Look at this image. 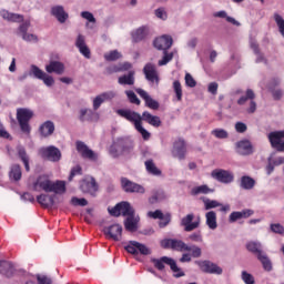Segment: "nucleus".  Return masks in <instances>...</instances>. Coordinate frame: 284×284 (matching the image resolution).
<instances>
[{
	"instance_id": "nucleus-1",
	"label": "nucleus",
	"mask_w": 284,
	"mask_h": 284,
	"mask_svg": "<svg viewBox=\"0 0 284 284\" xmlns=\"http://www.w3.org/2000/svg\"><path fill=\"white\" fill-rule=\"evenodd\" d=\"M33 190L39 192L42 190L43 192L50 193L53 192L54 194H65V182L64 181H55L52 182L50 176L43 174L40 175L37 181L33 183Z\"/></svg>"
},
{
	"instance_id": "nucleus-2",
	"label": "nucleus",
	"mask_w": 284,
	"mask_h": 284,
	"mask_svg": "<svg viewBox=\"0 0 284 284\" xmlns=\"http://www.w3.org/2000/svg\"><path fill=\"white\" fill-rule=\"evenodd\" d=\"M116 114H119V116H122L123 119H126V121H130V123H133L135 130H138L144 141H148V139H150V133L148 132V130H145V128H143V124L141 123L142 115H140L136 111L120 109L116 111Z\"/></svg>"
},
{
	"instance_id": "nucleus-3",
	"label": "nucleus",
	"mask_w": 284,
	"mask_h": 284,
	"mask_svg": "<svg viewBox=\"0 0 284 284\" xmlns=\"http://www.w3.org/2000/svg\"><path fill=\"white\" fill-rule=\"evenodd\" d=\"M34 116V111L28 108H19L17 109V121L20 125L21 132L23 134H27V136H30V133L32 132V126H30V121H32V118Z\"/></svg>"
},
{
	"instance_id": "nucleus-4",
	"label": "nucleus",
	"mask_w": 284,
	"mask_h": 284,
	"mask_svg": "<svg viewBox=\"0 0 284 284\" xmlns=\"http://www.w3.org/2000/svg\"><path fill=\"white\" fill-rule=\"evenodd\" d=\"M195 265H197L204 274H215L216 276L223 274V267L210 260L195 261Z\"/></svg>"
},
{
	"instance_id": "nucleus-5",
	"label": "nucleus",
	"mask_w": 284,
	"mask_h": 284,
	"mask_svg": "<svg viewBox=\"0 0 284 284\" xmlns=\"http://www.w3.org/2000/svg\"><path fill=\"white\" fill-rule=\"evenodd\" d=\"M29 77H33L34 79H39V81H43L47 88H52V85H54V78L39 69V67L36 64H31Z\"/></svg>"
},
{
	"instance_id": "nucleus-6",
	"label": "nucleus",
	"mask_w": 284,
	"mask_h": 284,
	"mask_svg": "<svg viewBox=\"0 0 284 284\" xmlns=\"http://www.w3.org/2000/svg\"><path fill=\"white\" fill-rule=\"evenodd\" d=\"M120 185L126 194H145V187L143 185L132 182L128 178H121Z\"/></svg>"
},
{
	"instance_id": "nucleus-7",
	"label": "nucleus",
	"mask_w": 284,
	"mask_h": 284,
	"mask_svg": "<svg viewBox=\"0 0 284 284\" xmlns=\"http://www.w3.org/2000/svg\"><path fill=\"white\" fill-rule=\"evenodd\" d=\"M77 151L79 152L82 159H87L88 161H99V153L94 152L85 142L77 141L75 142Z\"/></svg>"
},
{
	"instance_id": "nucleus-8",
	"label": "nucleus",
	"mask_w": 284,
	"mask_h": 284,
	"mask_svg": "<svg viewBox=\"0 0 284 284\" xmlns=\"http://www.w3.org/2000/svg\"><path fill=\"white\" fill-rule=\"evenodd\" d=\"M111 216H132L134 214V207L129 202H120L114 207L109 209Z\"/></svg>"
},
{
	"instance_id": "nucleus-9",
	"label": "nucleus",
	"mask_w": 284,
	"mask_h": 284,
	"mask_svg": "<svg viewBox=\"0 0 284 284\" xmlns=\"http://www.w3.org/2000/svg\"><path fill=\"white\" fill-rule=\"evenodd\" d=\"M40 154L42 159H47V161H51L52 163H59L61 161V150L54 145L42 148Z\"/></svg>"
},
{
	"instance_id": "nucleus-10",
	"label": "nucleus",
	"mask_w": 284,
	"mask_h": 284,
	"mask_svg": "<svg viewBox=\"0 0 284 284\" xmlns=\"http://www.w3.org/2000/svg\"><path fill=\"white\" fill-rule=\"evenodd\" d=\"M212 179L224 183L225 185L234 182V173L223 169H216L211 172Z\"/></svg>"
},
{
	"instance_id": "nucleus-11",
	"label": "nucleus",
	"mask_w": 284,
	"mask_h": 284,
	"mask_svg": "<svg viewBox=\"0 0 284 284\" xmlns=\"http://www.w3.org/2000/svg\"><path fill=\"white\" fill-rule=\"evenodd\" d=\"M126 252L129 254H142L143 256H150L152 251L145 244H141L136 241H130L129 245L125 246Z\"/></svg>"
},
{
	"instance_id": "nucleus-12",
	"label": "nucleus",
	"mask_w": 284,
	"mask_h": 284,
	"mask_svg": "<svg viewBox=\"0 0 284 284\" xmlns=\"http://www.w3.org/2000/svg\"><path fill=\"white\" fill-rule=\"evenodd\" d=\"M143 72L146 81H149L152 85H156L159 88V71H156V67L152 63H146L143 68Z\"/></svg>"
},
{
	"instance_id": "nucleus-13",
	"label": "nucleus",
	"mask_w": 284,
	"mask_h": 284,
	"mask_svg": "<svg viewBox=\"0 0 284 284\" xmlns=\"http://www.w3.org/2000/svg\"><path fill=\"white\" fill-rule=\"evenodd\" d=\"M185 154H187V146L185 145V140H175L173 143L172 156L174 159H179V161H183V159H185Z\"/></svg>"
},
{
	"instance_id": "nucleus-14",
	"label": "nucleus",
	"mask_w": 284,
	"mask_h": 284,
	"mask_svg": "<svg viewBox=\"0 0 284 284\" xmlns=\"http://www.w3.org/2000/svg\"><path fill=\"white\" fill-rule=\"evenodd\" d=\"M105 236L112 241H121L123 239V226L121 224H113L103 230Z\"/></svg>"
},
{
	"instance_id": "nucleus-15",
	"label": "nucleus",
	"mask_w": 284,
	"mask_h": 284,
	"mask_svg": "<svg viewBox=\"0 0 284 284\" xmlns=\"http://www.w3.org/2000/svg\"><path fill=\"white\" fill-rule=\"evenodd\" d=\"M235 148L237 154H241V156H250V154H254V146L250 140H240L236 142Z\"/></svg>"
},
{
	"instance_id": "nucleus-16",
	"label": "nucleus",
	"mask_w": 284,
	"mask_h": 284,
	"mask_svg": "<svg viewBox=\"0 0 284 284\" xmlns=\"http://www.w3.org/2000/svg\"><path fill=\"white\" fill-rule=\"evenodd\" d=\"M173 43L174 40L170 36H162L153 41L154 48L156 50H162V52L170 50Z\"/></svg>"
},
{
	"instance_id": "nucleus-17",
	"label": "nucleus",
	"mask_w": 284,
	"mask_h": 284,
	"mask_svg": "<svg viewBox=\"0 0 284 284\" xmlns=\"http://www.w3.org/2000/svg\"><path fill=\"white\" fill-rule=\"evenodd\" d=\"M135 92L136 94H139V97H141V99H143L146 108H149L150 110H159V101L152 99L150 93H148L143 89H135Z\"/></svg>"
},
{
	"instance_id": "nucleus-18",
	"label": "nucleus",
	"mask_w": 284,
	"mask_h": 284,
	"mask_svg": "<svg viewBox=\"0 0 284 284\" xmlns=\"http://www.w3.org/2000/svg\"><path fill=\"white\" fill-rule=\"evenodd\" d=\"M192 221H194L193 213H190L186 216L182 217L181 225L182 227H184V232H192L201 225V222L199 220L195 222Z\"/></svg>"
},
{
	"instance_id": "nucleus-19",
	"label": "nucleus",
	"mask_w": 284,
	"mask_h": 284,
	"mask_svg": "<svg viewBox=\"0 0 284 284\" xmlns=\"http://www.w3.org/2000/svg\"><path fill=\"white\" fill-rule=\"evenodd\" d=\"M45 72H48V74L53 73L61 75L65 72V64L61 61L52 60L45 65Z\"/></svg>"
},
{
	"instance_id": "nucleus-20",
	"label": "nucleus",
	"mask_w": 284,
	"mask_h": 284,
	"mask_svg": "<svg viewBox=\"0 0 284 284\" xmlns=\"http://www.w3.org/2000/svg\"><path fill=\"white\" fill-rule=\"evenodd\" d=\"M75 48H78L80 54L84 57L85 59H90L91 52L90 48H88V44H85V36L79 33L75 39Z\"/></svg>"
},
{
	"instance_id": "nucleus-21",
	"label": "nucleus",
	"mask_w": 284,
	"mask_h": 284,
	"mask_svg": "<svg viewBox=\"0 0 284 284\" xmlns=\"http://www.w3.org/2000/svg\"><path fill=\"white\" fill-rule=\"evenodd\" d=\"M151 263H153L154 267L159 270L160 272H163L165 270V265H170L173 267L174 266V258L168 257V256H162L160 258L152 257Z\"/></svg>"
},
{
	"instance_id": "nucleus-22",
	"label": "nucleus",
	"mask_w": 284,
	"mask_h": 284,
	"mask_svg": "<svg viewBox=\"0 0 284 284\" xmlns=\"http://www.w3.org/2000/svg\"><path fill=\"white\" fill-rule=\"evenodd\" d=\"M80 189L84 194H91V196H94V193L99 190V186L97 185V180L91 178L90 180L82 181Z\"/></svg>"
},
{
	"instance_id": "nucleus-23",
	"label": "nucleus",
	"mask_w": 284,
	"mask_h": 284,
	"mask_svg": "<svg viewBox=\"0 0 284 284\" xmlns=\"http://www.w3.org/2000/svg\"><path fill=\"white\" fill-rule=\"evenodd\" d=\"M51 14L57 19L59 23H65L70 19V14L65 12L63 6H54L51 8Z\"/></svg>"
},
{
	"instance_id": "nucleus-24",
	"label": "nucleus",
	"mask_w": 284,
	"mask_h": 284,
	"mask_svg": "<svg viewBox=\"0 0 284 284\" xmlns=\"http://www.w3.org/2000/svg\"><path fill=\"white\" fill-rule=\"evenodd\" d=\"M149 34L150 28L148 26L139 27L131 32L132 41L134 43H140V41H143V39H145V37H148Z\"/></svg>"
},
{
	"instance_id": "nucleus-25",
	"label": "nucleus",
	"mask_w": 284,
	"mask_h": 284,
	"mask_svg": "<svg viewBox=\"0 0 284 284\" xmlns=\"http://www.w3.org/2000/svg\"><path fill=\"white\" fill-rule=\"evenodd\" d=\"M121 154H130L134 150V142L130 138H118Z\"/></svg>"
},
{
	"instance_id": "nucleus-26",
	"label": "nucleus",
	"mask_w": 284,
	"mask_h": 284,
	"mask_svg": "<svg viewBox=\"0 0 284 284\" xmlns=\"http://www.w3.org/2000/svg\"><path fill=\"white\" fill-rule=\"evenodd\" d=\"M139 221H141V217L136 214L129 215L124 220V227L128 232H136L139 230Z\"/></svg>"
},
{
	"instance_id": "nucleus-27",
	"label": "nucleus",
	"mask_w": 284,
	"mask_h": 284,
	"mask_svg": "<svg viewBox=\"0 0 284 284\" xmlns=\"http://www.w3.org/2000/svg\"><path fill=\"white\" fill-rule=\"evenodd\" d=\"M57 195L40 194L37 196V201L42 207H54L57 205Z\"/></svg>"
},
{
	"instance_id": "nucleus-28",
	"label": "nucleus",
	"mask_w": 284,
	"mask_h": 284,
	"mask_svg": "<svg viewBox=\"0 0 284 284\" xmlns=\"http://www.w3.org/2000/svg\"><path fill=\"white\" fill-rule=\"evenodd\" d=\"M254 214V211L247 209L243 211H234L230 214L229 221L231 223H236V221H241V219H250Z\"/></svg>"
},
{
	"instance_id": "nucleus-29",
	"label": "nucleus",
	"mask_w": 284,
	"mask_h": 284,
	"mask_svg": "<svg viewBox=\"0 0 284 284\" xmlns=\"http://www.w3.org/2000/svg\"><path fill=\"white\" fill-rule=\"evenodd\" d=\"M39 132L43 139H48V136H52V134H54V122L50 120L45 121L39 126Z\"/></svg>"
},
{
	"instance_id": "nucleus-30",
	"label": "nucleus",
	"mask_w": 284,
	"mask_h": 284,
	"mask_svg": "<svg viewBox=\"0 0 284 284\" xmlns=\"http://www.w3.org/2000/svg\"><path fill=\"white\" fill-rule=\"evenodd\" d=\"M0 16L6 21H11V23H21V22H23V14L12 13V12L6 10V9L0 11Z\"/></svg>"
},
{
	"instance_id": "nucleus-31",
	"label": "nucleus",
	"mask_w": 284,
	"mask_h": 284,
	"mask_svg": "<svg viewBox=\"0 0 284 284\" xmlns=\"http://www.w3.org/2000/svg\"><path fill=\"white\" fill-rule=\"evenodd\" d=\"M283 139L284 136L282 131H273L268 133V141L271 143V148H274V150H278Z\"/></svg>"
},
{
	"instance_id": "nucleus-32",
	"label": "nucleus",
	"mask_w": 284,
	"mask_h": 284,
	"mask_svg": "<svg viewBox=\"0 0 284 284\" xmlns=\"http://www.w3.org/2000/svg\"><path fill=\"white\" fill-rule=\"evenodd\" d=\"M17 154L20 161H22L26 172H30V156L28 155L26 148L23 145H18Z\"/></svg>"
},
{
	"instance_id": "nucleus-33",
	"label": "nucleus",
	"mask_w": 284,
	"mask_h": 284,
	"mask_svg": "<svg viewBox=\"0 0 284 284\" xmlns=\"http://www.w3.org/2000/svg\"><path fill=\"white\" fill-rule=\"evenodd\" d=\"M246 250H247V252H251V254H254L257 258L261 256V254L265 253L263 251V244H261V242H256V241L247 242Z\"/></svg>"
},
{
	"instance_id": "nucleus-34",
	"label": "nucleus",
	"mask_w": 284,
	"mask_h": 284,
	"mask_svg": "<svg viewBox=\"0 0 284 284\" xmlns=\"http://www.w3.org/2000/svg\"><path fill=\"white\" fill-rule=\"evenodd\" d=\"M142 121H145V123H149V125L153 128H161V118H159V115H152V113L148 111L142 113Z\"/></svg>"
},
{
	"instance_id": "nucleus-35",
	"label": "nucleus",
	"mask_w": 284,
	"mask_h": 284,
	"mask_svg": "<svg viewBox=\"0 0 284 284\" xmlns=\"http://www.w3.org/2000/svg\"><path fill=\"white\" fill-rule=\"evenodd\" d=\"M135 74L136 73L134 71H129L128 74L120 75L118 78L119 85H134L136 81V79L134 78Z\"/></svg>"
},
{
	"instance_id": "nucleus-36",
	"label": "nucleus",
	"mask_w": 284,
	"mask_h": 284,
	"mask_svg": "<svg viewBox=\"0 0 284 284\" xmlns=\"http://www.w3.org/2000/svg\"><path fill=\"white\" fill-rule=\"evenodd\" d=\"M256 181L250 175H243L240 180V187L242 190H254Z\"/></svg>"
},
{
	"instance_id": "nucleus-37",
	"label": "nucleus",
	"mask_w": 284,
	"mask_h": 284,
	"mask_svg": "<svg viewBox=\"0 0 284 284\" xmlns=\"http://www.w3.org/2000/svg\"><path fill=\"white\" fill-rule=\"evenodd\" d=\"M0 274L7 277L12 276V274H14V266L12 263L6 261L0 262Z\"/></svg>"
},
{
	"instance_id": "nucleus-38",
	"label": "nucleus",
	"mask_w": 284,
	"mask_h": 284,
	"mask_svg": "<svg viewBox=\"0 0 284 284\" xmlns=\"http://www.w3.org/2000/svg\"><path fill=\"white\" fill-rule=\"evenodd\" d=\"M165 199H168L165 191L155 190L153 191L152 196L149 197V203H151V205H154L155 203H161V201H165Z\"/></svg>"
},
{
	"instance_id": "nucleus-39",
	"label": "nucleus",
	"mask_w": 284,
	"mask_h": 284,
	"mask_svg": "<svg viewBox=\"0 0 284 284\" xmlns=\"http://www.w3.org/2000/svg\"><path fill=\"white\" fill-rule=\"evenodd\" d=\"M206 225L209 230H216L219 227V223L216 222V212L209 211L205 213Z\"/></svg>"
},
{
	"instance_id": "nucleus-40",
	"label": "nucleus",
	"mask_w": 284,
	"mask_h": 284,
	"mask_svg": "<svg viewBox=\"0 0 284 284\" xmlns=\"http://www.w3.org/2000/svg\"><path fill=\"white\" fill-rule=\"evenodd\" d=\"M21 165L19 164H12L10 166V171H9V179L10 181H21Z\"/></svg>"
},
{
	"instance_id": "nucleus-41",
	"label": "nucleus",
	"mask_w": 284,
	"mask_h": 284,
	"mask_svg": "<svg viewBox=\"0 0 284 284\" xmlns=\"http://www.w3.org/2000/svg\"><path fill=\"white\" fill-rule=\"evenodd\" d=\"M81 17L88 21L85 23V28L92 30L94 28V23H97V18H94V14L90 11H82Z\"/></svg>"
},
{
	"instance_id": "nucleus-42",
	"label": "nucleus",
	"mask_w": 284,
	"mask_h": 284,
	"mask_svg": "<svg viewBox=\"0 0 284 284\" xmlns=\"http://www.w3.org/2000/svg\"><path fill=\"white\" fill-rule=\"evenodd\" d=\"M272 83H273V85H278V83H281V80L274 79L271 82V84L268 85V90H271L273 99L275 101H281L283 99V90H281V89L272 90Z\"/></svg>"
},
{
	"instance_id": "nucleus-43",
	"label": "nucleus",
	"mask_w": 284,
	"mask_h": 284,
	"mask_svg": "<svg viewBox=\"0 0 284 284\" xmlns=\"http://www.w3.org/2000/svg\"><path fill=\"white\" fill-rule=\"evenodd\" d=\"M213 17H216L217 19H226V21L229 23H232V26H241V22H239L236 19H234L233 17L227 16V12L222 10V11H217L213 14Z\"/></svg>"
},
{
	"instance_id": "nucleus-44",
	"label": "nucleus",
	"mask_w": 284,
	"mask_h": 284,
	"mask_svg": "<svg viewBox=\"0 0 284 284\" xmlns=\"http://www.w3.org/2000/svg\"><path fill=\"white\" fill-rule=\"evenodd\" d=\"M97 116V113L92 111V109H81L80 110V121H94V118Z\"/></svg>"
},
{
	"instance_id": "nucleus-45",
	"label": "nucleus",
	"mask_w": 284,
	"mask_h": 284,
	"mask_svg": "<svg viewBox=\"0 0 284 284\" xmlns=\"http://www.w3.org/2000/svg\"><path fill=\"white\" fill-rule=\"evenodd\" d=\"M257 260L262 263V266L265 270V272H272V261L270 260V257H267L266 252L260 254Z\"/></svg>"
},
{
	"instance_id": "nucleus-46",
	"label": "nucleus",
	"mask_w": 284,
	"mask_h": 284,
	"mask_svg": "<svg viewBox=\"0 0 284 284\" xmlns=\"http://www.w3.org/2000/svg\"><path fill=\"white\" fill-rule=\"evenodd\" d=\"M256 99V94L254 93V90L252 89H247L246 90V95H242L239 100H237V105H245V103H247V101H252Z\"/></svg>"
},
{
	"instance_id": "nucleus-47",
	"label": "nucleus",
	"mask_w": 284,
	"mask_h": 284,
	"mask_svg": "<svg viewBox=\"0 0 284 284\" xmlns=\"http://www.w3.org/2000/svg\"><path fill=\"white\" fill-rule=\"evenodd\" d=\"M250 45L253 49L254 54H256V63H266L265 57L262 55L261 51H258V44L256 41L251 40Z\"/></svg>"
},
{
	"instance_id": "nucleus-48",
	"label": "nucleus",
	"mask_w": 284,
	"mask_h": 284,
	"mask_svg": "<svg viewBox=\"0 0 284 284\" xmlns=\"http://www.w3.org/2000/svg\"><path fill=\"white\" fill-rule=\"evenodd\" d=\"M214 192L212 189L207 187V185L195 186L191 190L192 196H199V194H211Z\"/></svg>"
},
{
	"instance_id": "nucleus-49",
	"label": "nucleus",
	"mask_w": 284,
	"mask_h": 284,
	"mask_svg": "<svg viewBox=\"0 0 284 284\" xmlns=\"http://www.w3.org/2000/svg\"><path fill=\"white\" fill-rule=\"evenodd\" d=\"M109 154L113 159H118V156H121V146L119 145V139H116L113 144L109 149Z\"/></svg>"
},
{
	"instance_id": "nucleus-50",
	"label": "nucleus",
	"mask_w": 284,
	"mask_h": 284,
	"mask_svg": "<svg viewBox=\"0 0 284 284\" xmlns=\"http://www.w3.org/2000/svg\"><path fill=\"white\" fill-rule=\"evenodd\" d=\"M173 92L175 93L176 101H183V87L179 80L173 82Z\"/></svg>"
},
{
	"instance_id": "nucleus-51",
	"label": "nucleus",
	"mask_w": 284,
	"mask_h": 284,
	"mask_svg": "<svg viewBox=\"0 0 284 284\" xmlns=\"http://www.w3.org/2000/svg\"><path fill=\"white\" fill-rule=\"evenodd\" d=\"M202 201L204 203V210H214V209L221 207V205H223L219 201L210 200L207 197H203Z\"/></svg>"
},
{
	"instance_id": "nucleus-52",
	"label": "nucleus",
	"mask_w": 284,
	"mask_h": 284,
	"mask_svg": "<svg viewBox=\"0 0 284 284\" xmlns=\"http://www.w3.org/2000/svg\"><path fill=\"white\" fill-rule=\"evenodd\" d=\"M145 168L150 174H153V176H160L161 170H159V168H156V165L154 164V162L152 160H148L145 162Z\"/></svg>"
},
{
	"instance_id": "nucleus-53",
	"label": "nucleus",
	"mask_w": 284,
	"mask_h": 284,
	"mask_svg": "<svg viewBox=\"0 0 284 284\" xmlns=\"http://www.w3.org/2000/svg\"><path fill=\"white\" fill-rule=\"evenodd\" d=\"M171 250H175V252H185L187 250V244L181 240L173 239Z\"/></svg>"
},
{
	"instance_id": "nucleus-54",
	"label": "nucleus",
	"mask_w": 284,
	"mask_h": 284,
	"mask_svg": "<svg viewBox=\"0 0 284 284\" xmlns=\"http://www.w3.org/2000/svg\"><path fill=\"white\" fill-rule=\"evenodd\" d=\"M172 59H174V52L163 51V57L161 60H159L158 65L160 67L168 65V63H170Z\"/></svg>"
},
{
	"instance_id": "nucleus-55",
	"label": "nucleus",
	"mask_w": 284,
	"mask_h": 284,
	"mask_svg": "<svg viewBox=\"0 0 284 284\" xmlns=\"http://www.w3.org/2000/svg\"><path fill=\"white\" fill-rule=\"evenodd\" d=\"M185 252H191V256L193 258H201V255L203 254V251L201 250V247L196 246V245H187V248Z\"/></svg>"
},
{
	"instance_id": "nucleus-56",
	"label": "nucleus",
	"mask_w": 284,
	"mask_h": 284,
	"mask_svg": "<svg viewBox=\"0 0 284 284\" xmlns=\"http://www.w3.org/2000/svg\"><path fill=\"white\" fill-rule=\"evenodd\" d=\"M170 270L173 272L174 278H181L182 276H185V272L179 267L175 260H173V266L170 265Z\"/></svg>"
},
{
	"instance_id": "nucleus-57",
	"label": "nucleus",
	"mask_w": 284,
	"mask_h": 284,
	"mask_svg": "<svg viewBox=\"0 0 284 284\" xmlns=\"http://www.w3.org/2000/svg\"><path fill=\"white\" fill-rule=\"evenodd\" d=\"M274 21L278 28V32L282 37H284V19L278 13H274Z\"/></svg>"
},
{
	"instance_id": "nucleus-58",
	"label": "nucleus",
	"mask_w": 284,
	"mask_h": 284,
	"mask_svg": "<svg viewBox=\"0 0 284 284\" xmlns=\"http://www.w3.org/2000/svg\"><path fill=\"white\" fill-rule=\"evenodd\" d=\"M211 134L215 136V139H229L230 133L225 129H214L211 131Z\"/></svg>"
},
{
	"instance_id": "nucleus-59",
	"label": "nucleus",
	"mask_w": 284,
	"mask_h": 284,
	"mask_svg": "<svg viewBox=\"0 0 284 284\" xmlns=\"http://www.w3.org/2000/svg\"><path fill=\"white\" fill-rule=\"evenodd\" d=\"M154 14L156 19H160L161 21H168V11L165 10V7L155 9Z\"/></svg>"
},
{
	"instance_id": "nucleus-60",
	"label": "nucleus",
	"mask_w": 284,
	"mask_h": 284,
	"mask_svg": "<svg viewBox=\"0 0 284 284\" xmlns=\"http://www.w3.org/2000/svg\"><path fill=\"white\" fill-rule=\"evenodd\" d=\"M121 52H119L118 50L104 53L105 61H118V59H121Z\"/></svg>"
},
{
	"instance_id": "nucleus-61",
	"label": "nucleus",
	"mask_w": 284,
	"mask_h": 284,
	"mask_svg": "<svg viewBox=\"0 0 284 284\" xmlns=\"http://www.w3.org/2000/svg\"><path fill=\"white\" fill-rule=\"evenodd\" d=\"M125 94L130 101V103H134L135 105H141V100H139V97H136V93L132 90H126Z\"/></svg>"
},
{
	"instance_id": "nucleus-62",
	"label": "nucleus",
	"mask_w": 284,
	"mask_h": 284,
	"mask_svg": "<svg viewBox=\"0 0 284 284\" xmlns=\"http://www.w3.org/2000/svg\"><path fill=\"white\" fill-rule=\"evenodd\" d=\"M100 97H102V99L105 101H112L113 99H116V91L110 90V91H105L100 93Z\"/></svg>"
},
{
	"instance_id": "nucleus-63",
	"label": "nucleus",
	"mask_w": 284,
	"mask_h": 284,
	"mask_svg": "<svg viewBox=\"0 0 284 284\" xmlns=\"http://www.w3.org/2000/svg\"><path fill=\"white\" fill-rule=\"evenodd\" d=\"M242 281H243L245 284H254V283H255V281H254V275L247 273L246 271H243V272H242Z\"/></svg>"
},
{
	"instance_id": "nucleus-64",
	"label": "nucleus",
	"mask_w": 284,
	"mask_h": 284,
	"mask_svg": "<svg viewBox=\"0 0 284 284\" xmlns=\"http://www.w3.org/2000/svg\"><path fill=\"white\" fill-rule=\"evenodd\" d=\"M270 227L274 234H284V226L281 223L271 224Z\"/></svg>"
}]
</instances>
